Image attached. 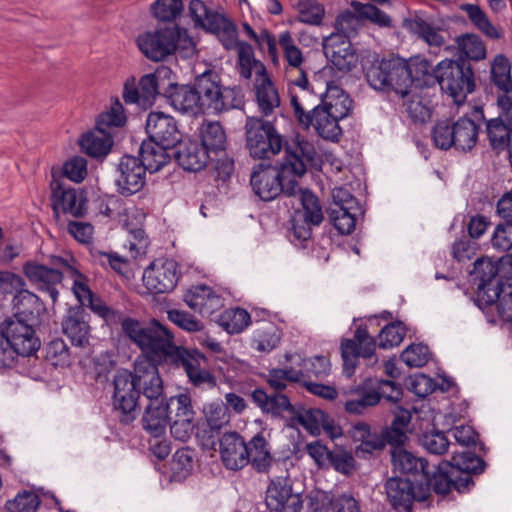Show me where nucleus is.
Wrapping results in <instances>:
<instances>
[{
	"label": "nucleus",
	"instance_id": "393cba45",
	"mask_svg": "<svg viewBox=\"0 0 512 512\" xmlns=\"http://www.w3.org/2000/svg\"><path fill=\"white\" fill-rule=\"evenodd\" d=\"M290 103L293 108V115L298 125L309 129L311 119L308 117L321 105V94L309 89H289Z\"/></svg>",
	"mask_w": 512,
	"mask_h": 512
},
{
	"label": "nucleus",
	"instance_id": "de8ad7c7",
	"mask_svg": "<svg viewBox=\"0 0 512 512\" xmlns=\"http://www.w3.org/2000/svg\"><path fill=\"white\" fill-rule=\"evenodd\" d=\"M457 470H453V467L448 464V461H442L439 463L437 470H429V488L430 492L433 490L437 494L445 495L449 493L453 485V477L456 476Z\"/></svg>",
	"mask_w": 512,
	"mask_h": 512
},
{
	"label": "nucleus",
	"instance_id": "4be33fe9",
	"mask_svg": "<svg viewBox=\"0 0 512 512\" xmlns=\"http://www.w3.org/2000/svg\"><path fill=\"white\" fill-rule=\"evenodd\" d=\"M251 398L265 414L290 420L295 419L297 407L283 393L274 392L268 394L265 390L257 388L252 391Z\"/></svg>",
	"mask_w": 512,
	"mask_h": 512
},
{
	"label": "nucleus",
	"instance_id": "aec40b11",
	"mask_svg": "<svg viewBox=\"0 0 512 512\" xmlns=\"http://www.w3.org/2000/svg\"><path fill=\"white\" fill-rule=\"evenodd\" d=\"M148 139L174 148L181 141L177 121L163 112H150L146 120Z\"/></svg>",
	"mask_w": 512,
	"mask_h": 512
},
{
	"label": "nucleus",
	"instance_id": "f257e3e1",
	"mask_svg": "<svg viewBox=\"0 0 512 512\" xmlns=\"http://www.w3.org/2000/svg\"><path fill=\"white\" fill-rule=\"evenodd\" d=\"M119 323L123 332L142 350V356L153 362L163 361L182 368L195 386L215 383L206 356L197 350L175 345L172 332L159 321L153 319L143 326L137 320L124 317L121 312Z\"/></svg>",
	"mask_w": 512,
	"mask_h": 512
},
{
	"label": "nucleus",
	"instance_id": "49530a36",
	"mask_svg": "<svg viewBox=\"0 0 512 512\" xmlns=\"http://www.w3.org/2000/svg\"><path fill=\"white\" fill-rule=\"evenodd\" d=\"M511 126L506 124L501 117L490 119L486 122V132L493 149L503 150L511 146Z\"/></svg>",
	"mask_w": 512,
	"mask_h": 512
},
{
	"label": "nucleus",
	"instance_id": "ddd939ff",
	"mask_svg": "<svg viewBox=\"0 0 512 512\" xmlns=\"http://www.w3.org/2000/svg\"><path fill=\"white\" fill-rule=\"evenodd\" d=\"M376 347L375 339L369 335L367 327H357L353 339H345L341 342V356L343 360V372L351 377L357 366L359 357L371 359Z\"/></svg>",
	"mask_w": 512,
	"mask_h": 512
},
{
	"label": "nucleus",
	"instance_id": "f704fd0d",
	"mask_svg": "<svg viewBox=\"0 0 512 512\" xmlns=\"http://www.w3.org/2000/svg\"><path fill=\"white\" fill-rule=\"evenodd\" d=\"M52 209L56 217L59 216L60 211L74 217H81L84 214V203L78 199L75 189H65L57 183L52 187Z\"/></svg>",
	"mask_w": 512,
	"mask_h": 512
},
{
	"label": "nucleus",
	"instance_id": "680f3d73",
	"mask_svg": "<svg viewBox=\"0 0 512 512\" xmlns=\"http://www.w3.org/2000/svg\"><path fill=\"white\" fill-rule=\"evenodd\" d=\"M278 43L283 51L285 60L288 62L290 69L286 74L293 73V69H298L304 62L301 50L295 45L292 35L289 31H284L279 35Z\"/></svg>",
	"mask_w": 512,
	"mask_h": 512
},
{
	"label": "nucleus",
	"instance_id": "338daca9",
	"mask_svg": "<svg viewBox=\"0 0 512 512\" xmlns=\"http://www.w3.org/2000/svg\"><path fill=\"white\" fill-rule=\"evenodd\" d=\"M41 504L39 496L31 491L18 493L14 499L5 504L7 512H36Z\"/></svg>",
	"mask_w": 512,
	"mask_h": 512
},
{
	"label": "nucleus",
	"instance_id": "f8f14e48",
	"mask_svg": "<svg viewBox=\"0 0 512 512\" xmlns=\"http://www.w3.org/2000/svg\"><path fill=\"white\" fill-rule=\"evenodd\" d=\"M477 285L476 300L479 306H489L499 297L497 264L491 258H478L470 272Z\"/></svg>",
	"mask_w": 512,
	"mask_h": 512
},
{
	"label": "nucleus",
	"instance_id": "b1692460",
	"mask_svg": "<svg viewBox=\"0 0 512 512\" xmlns=\"http://www.w3.org/2000/svg\"><path fill=\"white\" fill-rule=\"evenodd\" d=\"M173 76L172 70L166 66L158 67L153 73L143 75L138 84L142 104H151L158 95L166 97L172 85Z\"/></svg>",
	"mask_w": 512,
	"mask_h": 512
},
{
	"label": "nucleus",
	"instance_id": "4c0bfd02",
	"mask_svg": "<svg viewBox=\"0 0 512 512\" xmlns=\"http://www.w3.org/2000/svg\"><path fill=\"white\" fill-rule=\"evenodd\" d=\"M169 149H171V147L147 139L144 140L140 145V158L138 159L147 169V171L150 173H155L169 163L170 156L167 153V150Z\"/></svg>",
	"mask_w": 512,
	"mask_h": 512
},
{
	"label": "nucleus",
	"instance_id": "0eeeda50",
	"mask_svg": "<svg viewBox=\"0 0 512 512\" xmlns=\"http://www.w3.org/2000/svg\"><path fill=\"white\" fill-rule=\"evenodd\" d=\"M113 407L118 414L119 421L128 425L132 423L140 413V390L133 381L132 372L127 369H119L113 378Z\"/></svg>",
	"mask_w": 512,
	"mask_h": 512
},
{
	"label": "nucleus",
	"instance_id": "1a4fd4ad",
	"mask_svg": "<svg viewBox=\"0 0 512 512\" xmlns=\"http://www.w3.org/2000/svg\"><path fill=\"white\" fill-rule=\"evenodd\" d=\"M385 491L389 502L399 512H410L414 500L423 502L430 496L428 482H415L410 477L389 478L385 483Z\"/></svg>",
	"mask_w": 512,
	"mask_h": 512
},
{
	"label": "nucleus",
	"instance_id": "e433bc0d",
	"mask_svg": "<svg viewBox=\"0 0 512 512\" xmlns=\"http://www.w3.org/2000/svg\"><path fill=\"white\" fill-rule=\"evenodd\" d=\"M234 49L237 50L236 70L242 79L249 80L253 72H255L256 78L268 74L265 65L255 58L250 44L237 39Z\"/></svg>",
	"mask_w": 512,
	"mask_h": 512
},
{
	"label": "nucleus",
	"instance_id": "20e7f679",
	"mask_svg": "<svg viewBox=\"0 0 512 512\" xmlns=\"http://www.w3.org/2000/svg\"><path fill=\"white\" fill-rule=\"evenodd\" d=\"M136 44L139 50L152 61H162L178 53L182 58H190L195 53V42L186 29L179 26H164L138 35Z\"/></svg>",
	"mask_w": 512,
	"mask_h": 512
},
{
	"label": "nucleus",
	"instance_id": "4d7b16f0",
	"mask_svg": "<svg viewBox=\"0 0 512 512\" xmlns=\"http://www.w3.org/2000/svg\"><path fill=\"white\" fill-rule=\"evenodd\" d=\"M459 50L467 58L466 60L479 61L486 58V46L476 34H464L456 39Z\"/></svg>",
	"mask_w": 512,
	"mask_h": 512
},
{
	"label": "nucleus",
	"instance_id": "37998d69",
	"mask_svg": "<svg viewBox=\"0 0 512 512\" xmlns=\"http://www.w3.org/2000/svg\"><path fill=\"white\" fill-rule=\"evenodd\" d=\"M203 413L208 428L204 431L210 433V437H214L216 434L220 433V431L230 423L228 407L222 401H215L205 405Z\"/></svg>",
	"mask_w": 512,
	"mask_h": 512
},
{
	"label": "nucleus",
	"instance_id": "6e6d98bb",
	"mask_svg": "<svg viewBox=\"0 0 512 512\" xmlns=\"http://www.w3.org/2000/svg\"><path fill=\"white\" fill-rule=\"evenodd\" d=\"M302 378L303 372L292 367L274 368L268 371L266 382L275 392L281 393L282 390L286 389L288 383L299 382Z\"/></svg>",
	"mask_w": 512,
	"mask_h": 512
},
{
	"label": "nucleus",
	"instance_id": "a878e982",
	"mask_svg": "<svg viewBox=\"0 0 512 512\" xmlns=\"http://www.w3.org/2000/svg\"><path fill=\"white\" fill-rule=\"evenodd\" d=\"M62 330L73 345L84 347L89 344L90 326L88 314L83 307H71L68 310L62 321Z\"/></svg>",
	"mask_w": 512,
	"mask_h": 512
},
{
	"label": "nucleus",
	"instance_id": "e2e57ef3",
	"mask_svg": "<svg viewBox=\"0 0 512 512\" xmlns=\"http://www.w3.org/2000/svg\"><path fill=\"white\" fill-rule=\"evenodd\" d=\"M300 202L303 208V219L314 226L322 223L324 215L318 197L311 191H300Z\"/></svg>",
	"mask_w": 512,
	"mask_h": 512
},
{
	"label": "nucleus",
	"instance_id": "72a5a7b5",
	"mask_svg": "<svg viewBox=\"0 0 512 512\" xmlns=\"http://www.w3.org/2000/svg\"><path fill=\"white\" fill-rule=\"evenodd\" d=\"M202 28L215 34L225 49L231 50L235 48L238 38L237 28L223 14L212 11Z\"/></svg>",
	"mask_w": 512,
	"mask_h": 512
},
{
	"label": "nucleus",
	"instance_id": "412c9836",
	"mask_svg": "<svg viewBox=\"0 0 512 512\" xmlns=\"http://www.w3.org/2000/svg\"><path fill=\"white\" fill-rule=\"evenodd\" d=\"M265 502L273 512H300L303 508L301 495L293 493L291 486L280 479L272 481L268 486Z\"/></svg>",
	"mask_w": 512,
	"mask_h": 512
},
{
	"label": "nucleus",
	"instance_id": "5701e85b",
	"mask_svg": "<svg viewBox=\"0 0 512 512\" xmlns=\"http://www.w3.org/2000/svg\"><path fill=\"white\" fill-rule=\"evenodd\" d=\"M221 459L230 470H239L247 465V442L237 432H226L220 438Z\"/></svg>",
	"mask_w": 512,
	"mask_h": 512
},
{
	"label": "nucleus",
	"instance_id": "c756f323",
	"mask_svg": "<svg viewBox=\"0 0 512 512\" xmlns=\"http://www.w3.org/2000/svg\"><path fill=\"white\" fill-rule=\"evenodd\" d=\"M13 303L16 312L12 320L39 324V317L44 311V305L36 294L23 287L15 294Z\"/></svg>",
	"mask_w": 512,
	"mask_h": 512
},
{
	"label": "nucleus",
	"instance_id": "39448f33",
	"mask_svg": "<svg viewBox=\"0 0 512 512\" xmlns=\"http://www.w3.org/2000/svg\"><path fill=\"white\" fill-rule=\"evenodd\" d=\"M198 86L204 111L221 114L244 107L242 88L238 85L224 86L220 74L214 69H206L198 75Z\"/></svg>",
	"mask_w": 512,
	"mask_h": 512
},
{
	"label": "nucleus",
	"instance_id": "7ed1b4c3",
	"mask_svg": "<svg viewBox=\"0 0 512 512\" xmlns=\"http://www.w3.org/2000/svg\"><path fill=\"white\" fill-rule=\"evenodd\" d=\"M431 64L422 59L412 63L399 57L374 59L364 66L365 78L368 84L381 92L394 91L405 97L409 94L411 85L419 76L430 74Z\"/></svg>",
	"mask_w": 512,
	"mask_h": 512
},
{
	"label": "nucleus",
	"instance_id": "c85d7f7f",
	"mask_svg": "<svg viewBox=\"0 0 512 512\" xmlns=\"http://www.w3.org/2000/svg\"><path fill=\"white\" fill-rule=\"evenodd\" d=\"M174 153L178 164L187 171L197 172L205 168L211 155L196 141L179 142Z\"/></svg>",
	"mask_w": 512,
	"mask_h": 512
},
{
	"label": "nucleus",
	"instance_id": "ea45409f",
	"mask_svg": "<svg viewBox=\"0 0 512 512\" xmlns=\"http://www.w3.org/2000/svg\"><path fill=\"white\" fill-rule=\"evenodd\" d=\"M201 146L208 151L209 154L217 155L224 152L226 148V133L219 122L206 121L200 127Z\"/></svg>",
	"mask_w": 512,
	"mask_h": 512
},
{
	"label": "nucleus",
	"instance_id": "2eb2a0df",
	"mask_svg": "<svg viewBox=\"0 0 512 512\" xmlns=\"http://www.w3.org/2000/svg\"><path fill=\"white\" fill-rule=\"evenodd\" d=\"M286 174L293 175L291 171L283 172L280 166L256 165L250 177V185L254 194L263 201L275 199L283 190L281 176Z\"/></svg>",
	"mask_w": 512,
	"mask_h": 512
},
{
	"label": "nucleus",
	"instance_id": "5fc2aeb1",
	"mask_svg": "<svg viewBox=\"0 0 512 512\" xmlns=\"http://www.w3.org/2000/svg\"><path fill=\"white\" fill-rule=\"evenodd\" d=\"M193 467L192 452L188 448L178 449L170 462L171 481L181 482L189 475Z\"/></svg>",
	"mask_w": 512,
	"mask_h": 512
},
{
	"label": "nucleus",
	"instance_id": "9b49d317",
	"mask_svg": "<svg viewBox=\"0 0 512 512\" xmlns=\"http://www.w3.org/2000/svg\"><path fill=\"white\" fill-rule=\"evenodd\" d=\"M169 414L170 431L172 436L182 442L187 441L194 429L195 412L188 394H179L165 398Z\"/></svg>",
	"mask_w": 512,
	"mask_h": 512
},
{
	"label": "nucleus",
	"instance_id": "423d86ee",
	"mask_svg": "<svg viewBox=\"0 0 512 512\" xmlns=\"http://www.w3.org/2000/svg\"><path fill=\"white\" fill-rule=\"evenodd\" d=\"M430 72L441 89L458 104L464 102L466 96L475 90L474 72L468 60L445 59L435 67L431 66Z\"/></svg>",
	"mask_w": 512,
	"mask_h": 512
},
{
	"label": "nucleus",
	"instance_id": "69168bd1",
	"mask_svg": "<svg viewBox=\"0 0 512 512\" xmlns=\"http://www.w3.org/2000/svg\"><path fill=\"white\" fill-rule=\"evenodd\" d=\"M250 314L243 308H232L221 315V325L229 333H240L250 324Z\"/></svg>",
	"mask_w": 512,
	"mask_h": 512
},
{
	"label": "nucleus",
	"instance_id": "13d9d810",
	"mask_svg": "<svg viewBox=\"0 0 512 512\" xmlns=\"http://www.w3.org/2000/svg\"><path fill=\"white\" fill-rule=\"evenodd\" d=\"M183 9V0H156L150 6L152 16L161 22L174 21Z\"/></svg>",
	"mask_w": 512,
	"mask_h": 512
},
{
	"label": "nucleus",
	"instance_id": "a18cd8bd",
	"mask_svg": "<svg viewBox=\"0 0 512 512\" xmlns=\"http://www.w3.org/2000/svg\"><path fill=\"white\" fill-rule=\"evenodd\" d=\"M97 135L95 132H89L82 136L80 145L82 149L92 157H104L106 156L112 146V137L109 131L99 132Z\"/></svg>",
	"mask_w": 512,
	"mask_h": 512
},
{
	"label": "nucleus",
	"instance_id": "2f4dec72",
	"mask_svg": "<svg viewBox=\"0 0 512 512\" xmlns=\"http://www.w3.org/2000/svg\"><path fill=\"white\" fill-rule=\"evenodd\" d=\"M403 26L431 47H441L445 44L442 29L430 18L415 15L405 19Z\"/></svg>",
	"mask_w": 512,
	"mask_h": 512
},
{
	"label": "nucleus",
	"instance_id": "6ab92c4d",
	"mask_svg": "<svg viewBox=\"0 0 512 512\" xmlns=\"http://www.w3.org/2000/svg\"><path fill=\"white\" fill-rule=\"evenodd\" d=\"M117 171L118 177L115 181L118 191L122 195L135 194L144 186L147 169L137 157L124 155L120 160Z\"/></svg>",
	"mask_w": 512,
	"mask_h": 512
},
{
	"label": "nucleus",
	"instance_id": "8fccbe9b",
	"mask_svg": "<svg viewBox=\"0 0 512 512\" xmlns=\"http://www.w3.org/2000/svg\"><path fill=\"white\" fill-rule=\"evenodd\" d=\"M325 56L339 71L343 72L350 71L358 62V56L351 42H345L339 49H333L328 45V54Z\"/></svg>",
	"mask_w": 512,
	"mask_h": 512
},
{
	"label": "nucleus",
	"instance_id": "c9c22d12",
	"mask_svg": "<svg viewBox=\"0 0 512 512\" xmlns=\"http://www.w3.org/2000/svg\"><path fill=\"white\" fill-rule=\"evenodd\" d=\"M311 119L309 128L313 127L317 134L326 140L338 141L342 130L339 126V117H336L330 110L320 105L308 116Z\"/></svg>",
	"mask_w": 512,
	"mask_h": 512
},
{
	"label": "nucleus",
	"instance_id": "864d4df0",
	"mask_svg": "<svg viewBox=\"0 0 512 512\" xmlns=\"http://www.w3.org/2000/svg\"><path fill=\"white\" fill-rule=\"evenodd\" d=\"M491 79L495 86L505 93L512 90L511 65L502 54L497 55L491 63Z\"/></svg>",
	"mask_w": 512,
	"mask_h": 512
},
{
	"label": "nucleus",
	"instance_id": "a19ab883",
	"mask_svg": "<svg viewBox=\"0 0 512 512\" xmlns=\"http://www.w3.org/2000/svg\"><path fill=\"white\" fill-rule=\"evenodd\" d=\"M352 100L339 86L328 84L324 94H321V105L330 110L340 119L348 116Z\"/></svg>",
	"mask_w": 512,
	"mask_h": 512
},
{
	"label": "nucleus",
	"instance_id": "3c124183",
	"mask_svg": "<svg viewBox=\"0 0 512 512\" xmlns=\"http://www.w3.org/2000/svg\"><path fill=\"white\" fill-rule=\"evenodd\" d=\"M359 207L348 206L347 208L330 207L328 216L333 226L340 234L347 235L355 229V215Z\"/></svg>",
	"mask_w": 512,
	"mask_h": 512
},
{
	"label": "nucleus",
	"instance_id": "473e14b6",
	"mask_svg": "<svg viewBox=\"0 0 512 512\" xmlns=\"http://www.w3.org/2000/svg\"><path fill=\"white\" fill-rule=\"evenodd\" d=\"M247 465L250 463L253 468L264 473L269 470L273 462L271 445L263 431L255 434L247 442Z\"/></svg>",
	"mask_w": 512,
	"mask_h": 512
},
{
	"label": "nucleus",
	"instance_id": "f3484780",
	"mask_svg": "<svg viewBox=\"0 0 512 512\" xmlns=\"http://www.w3.org/2000/svg\"><path fill=\"white\" fill-rule=\"evenodd\" d=\"M132 376L140 394L142 393L148 401L162 397L163 381L155 362L151 359L139 356L134 362Z\"/></svg>",
	"mask_w": 512,
	"mask_h": 512
},
{
	"label": "nucleus",
	"instance_id": "bf43d9fd",
	"mask_svg": "<svg viewBox=\"0 0 512 512\" xmlns=\"http://www.w3.org/2000/svg\"><path fill=\"white\" fill-rule=\"evenodd\" d=\"M281 336L277 327L273 323H265L256 333L253 343L257 351L269 353L274 350L279 342Z\"/></svg>",
	"mask_w": 512,
	"mask_h": 512
},
{
	"label": "nucleus",
	"instance_id": "f03ea898",
	"mask_svg": "<svg viewBox=\"0 0 512 512\" xmlns=\"http://www.w3.org/2000/svg\"><path fill=\"white\" fill-rule=\"evenodd\" d=\"M245 135L247 149L255 159H271L284 149L285 158L280 163L281 170L291 171L294 176H303L317 154L314 145L308 140H285L272 122L260 117H247Z\"/></svg>",
	"mask_w": 512,
	"mask_h": 512
},
{
	"label": "nucleus",
	"instance_id": "bb28decb",
	"mask_svg": "<svg viewBox=\"0 0 512 512\" xmlns=\"http://www.w3.org/2000/svg\"><path fill=\"white\" fill-rule=\"evenodd\" d=\"M391 459L395 470L411 475L415 482L429 483V465L425 459L416 457L403 448H394Z\"/></svg>",
	"mask_w": 512,
	"mask_h": 512
},
{
	"label": "nucleus",
	"instance_id": "774afa93",
	"mask_svg": "<svg viewBox=\"0 0 512 512\" xmlns=\"http://www.w3.org/2000/svg\"><path fill=\"white\" fill-rule=\"evenodd\" d=\"M91 253L94 261L103 267H110L118 274L125 275L129 270V260L116 252L93 250Z\"/></svg>",
	"mask_w": 512,
	"mask_h": 512
},
{
	"label": "nucleus",
	"instance_id": "a211bd4d",
	"mask_svg": "<svg viewBox=\"0 0 512 512\" xmlns=\"http://www.w3.org/2000/svg\"><path fill=\"white\" fill-rule=\"evenodd\" d=\"M36 326V324L12 319L5 321L3 331L17 355L32 356L40 348V340L35 333Z\"/></svg>",
	"mask_w": 512,
	"mask_h": 512
},
{
	"label": "nucleus",
	"instance_id": "603ef678",
	"mask_svg": "<svg viewBox=\"0 0 512 512\" xmlns=\"http://www.w3.org/2000/svg\"><path fill=\"white\" fill-rule=\"evenodd\" d=\"M448 464L453 467V470H457V474H479L483 472L485 466L483 459L470 451L455 452Z\"/></svg>",
	"mask_w": 512,
	"mask_h": 512
},
{
	"label": "nucleus",
	"instance_id": "cd10ccee",
	"mask_svg": "<svg viewBox=\"0 0 512 512\" xmlns=\"http://www.w3.org/2000/svg\"><path fill=\"white\" fill-rule=\"evenodd\" d=\"M185 303L202 315H212L223 306V299L211 287L197 285L184 294Z\"/></svg>",
	"mask_w": 512,
	"mask_h": 512
},
{
	"label": "nucleus",
	"instance_id": "c03bdc74",
	"mask_svg": "<svg viewBox=\"0 0 512 512\" xmlns=\"http://www.w3.org/2000/svg\"><path fill=\"white\" fill-rule=\"evenodd\" d=\"M460 9L464 11L471 23L486 37L498 40L502 38V31L489 20L486 13L475 4H462Z\"/></svg>",
	"mask_w": 512,
	"mask_h": 512
},
{
	"label": "nucleus",
	"instance_id": "dca6fc26",
	"mask_svg": "<svg viewBox=\"0 0 512 512\" xmlns=\"http://www.w3.org/2000/svg\"><path fill=\"white\" fill-rule=\"evenodd\" d=\"M199 91L198 75L195 77L193 86L177 84L174 75L172 85L169 87L165 98L175 110L181 113L198 115L204 112L202 94Z\"/></svg>",
	"mask_w": 512,
	"mask_h": 512
},
{
	"label": "nucleus",
	"instance_id": "58836bf2",
	"mask_svg": "<svg viewBox=\"0 0 512 512\" xmlns=\"http://www.w3.org/2000/svg\"><path fill=\"white\" fill-rule=\"evenodd\" d=\"M254 89L259 111L264 116L271 115L280 106V97L269 74L255 78Z\"/></svg>",
	"mask_w": 512,
	"mask_h": 512
},
{
	"label": "nucleus",
	"instance_id": "09e8293b",
	"mask_svg": "<svg viewBox=\"0 0 512 512\" xmlns=\"http://www.w3.org/2000/svg\"><path fill=\"white\" fill-rule=\"evenodd\" d=\"M294 8L298 11V21L318 26L325 16V8L317 0H294Z\"/></svg>",
	"mask_w": 512,
	"mask_h": 512
},
{
	"label": "nucleus",
	"instance_id": "9d476101",
	"mask_svg": "<svg viewBox=\"0 0 512 512\" xmlns=\"http://www.w3.org/2000/svg\"><path fill=\"white\" fill-rule=\"evenodd\" d=\"M54 259L70 260V263L75 262L72 257L63 258L52 255L49 257L50 266L36 262H27L23 266V273L32 284L39 290L47 292L52 301L56 302L59 296L57 285L62 282L66 271L64 265L54 264Z\"/></svg>",
	"mask_w": 512,
	"mask_h": 512
},
{
	"label": "nucleus",
	"instance_id": "7c9ffc66",
	"mask_svg": "<svg viewBox=\"0 0 512 512\" xmlns=\"http://www.w3.org/2000/svg\"><path fill=\"white\" fill-rule=\"evenodd\" d=\"M143 428L154 438L165 434L169 424V414L166 409L165 398L149 400L142 417Z\"/></svg>",
	"mask_w": 512,
	"mask_h": 512
},
{
	"label": "nucleus",
	"instance_id": "052dcab7",
	"mask_svg": "<svg viewBox=\"0 0 512 512\" xmlns=\"http://www.w3.org/2000/svg\"><path fill=\"white\" fill-rule=\"evenodd\" d=\"M126 122V116L124 114V108L119 99H115L111 103V107L108 111L103 112L99 115L96 121V130L98 132L109 131L111 127H121Z\"/></svg>",
	"mask_w": 512,
	"mask_h": 512
},
{
	"label": "nucleus",
	"instance_id": "79ce46f5",
	"mask_svg": "<svg viewBox=\"0 0 512 512\" xmlns=\"http://www.w3.org/2000/svg\"><path fill=\"white\" fill-rule=\"evenodd\" d=\"M453 136L455 149L464 152L469 151L477 143L478 126L470 118H459L456 122H453Z\"/></svg>",
	"mask_w": 512,
	"mask_h": 512
},
{
	"label": "nucleus",
	"instance_id": "4468645a",
	"mask_svg": "<svg viewBox=\"0 0 512 512\" xmlns=\"http://www.w3.org/2000/svg\"><path fill=\"white\" fill-rule=\"evenodd\" d=\"M180 277L178 264L172 259H156L143 273L145 287L155 294L169 293L174 290Z\"/></svg>",
	"mask_w": 512,
	"mask_h": 512
},
{
	"label": "nucleus",
	"instance_id": "0e129e2a",
	"mask_svg": "<svg viewBox=\"0 0 512 512\" xmlns=\"http://www.w3.org/2000/svg\"><path fill=\"white\" fill-rule=\"evenodd\" d=\"M325 412L320 409H296V416L293 421H297L311 435H319L321 433V425L325 419Z\"/></svg>",
	"mask_w": 512,
	"mask_h": 512
},
{
	"label": "nucleus",
	"instance_id": "6e6552de",
	"mask_svg": "<svg viewBox=\"0 0 512 512\" xmlns=\"http://www.w3.org/2000/svg\"><path fill=\"white\" fill-rule=\"evenodd\" d=\"M73 263L74 262L70 263V260L54 259V264L64 265L66 273L74 278L72 290L80 302L81 307H89L94 313L111 325L118 324V321L121 320V311L112 309L100 298L96 297L88 286L87 277L80 273Z\"/></svg>",
	"mask_w": 512,
	"mask_h": 512
}]
</instances>
